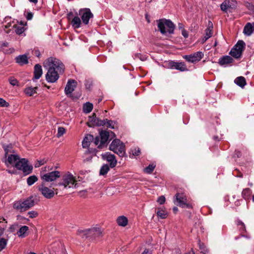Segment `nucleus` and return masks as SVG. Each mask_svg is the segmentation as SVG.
Segmentation results:
<instances>
[{"mask_svg": "<svg viewBox=\"0 0 254 254\" xmlns=\"http://www.w3.org/2000/svg\"><path fill=\"white\" fill-rule=\"evenodd\" d=\"M66 17L72 27L78 29L82 26V24L88 25L91 23L94 15L90 8H80L78 12H68Z\"/></svg>", "mask_w": 254, "mask_h": 254, "instance_id": "f257e3e1", "label": "nucleus"}, {"mask_svg": "<svg viewBox=\"0 0 254 254\" xmlns=\"http://www.w3.org/2000/svg\"><path fill=\"white\" fill-rule=\"evenodd\" d=\"M44 66L48 70L46 79L49 83L56 82L60 77L59 74L64 71L63 64L59 60L52 57L44 62Z\"/></svg>", "mask_w": 254, "mask_h": 254, "instance_id": "f03ea898", "label": "nucleus"}, {"mask_svg": "<svg viewBox=\"0 0 254 254\" xmlns=\"http://www.w3.org/2000/svg\"><path fill=\"white\" fill-rule=\"evenodd\" d=\"M36 203V198L33 196H30L25 199L16 201L13 203V207L20 211H25L33 207Z\"/></svg>", "mask_w": 254, "mask_h": 254, "instance_id": "7ed1b4c3", "label": "nucleus"}, {"mask_svg": "<svg viewBox=\"0 0 254 254\" xmlns=\"http://www.w3.org/2000/svg\"><path fill=\"white\" fill-rule=\"evenodd\" d=\"M99 134V136H96L94 141V144L99 148L107 145L109 139L111 140L115 137V133L112 131L102 130Z\"/></svg>", "mask_w": 254, "mask_h": 254, "instance_id": "20e7f679", "label": "nucleus"}, {"mask_svg": "<svg viewBox=\"0 0 254 254\" xmlns=\"http://www.w3.org/2000/svg\"><path fill=\"white\" fill-rule=\"evenodd\" d=\"M76 180L75 177L70 172H67L62 177V179L58 185L64 187V189H70L75 187Z\"/></svg>", "mask_w": 254, "mask_h": 254, "instance_id": "39448f33", "label": "nucleus"}, {"mask_svg": "<svg viewBox=\"0 0 254 254\" xmlns=\"http://www.w3.org/2000/svg\"><path fill=\"white\" fill-rule=\"evenodd\" d=\"M158 27L162 34H171L174 33L175 25L170 20L161 19L158 22Z\"/></svg>", "mask_w": 254, "mask_h": 254, "instance_id": "423d86ee", "label": "nucleus"}, {"mask_svg": "<svg viewBox=\"0 0 254 254\" xmlns=\"http://www.w3.org/2000/svg\"><path fill=\"white\" fill-rule=\"evenodd\" d=\"M109 149L120 157H123L126 155L125 145L120 139H114L109 146Z\"/></svg>", "mask_w": 254, "mask_h": 254, "instance_id": "0eeeda50", "label": "nucleus"}, {"mask_svg": "<svg viewBox=\"0 0 254 254\" xmlns=\"http://www.w3.org/2000/svg\"><path fill=\"white\" fill-rule=\"evenodd\" d=\"M175 197L174 202L179 206L189 209L192 208V205L187 202V197L184 193H177L175 194Z\"/></svg>", "mask_w": 254, "mask_h": 254, "instance_id": "6e6552de", "label": "nucleus"}, {"mask_svg": "<svg viewBox=\"0 0 254 254\" xmlns=\"http://www.w3.org/2000/svg\"><path fill=\"white\" fill-rule=\"evenodd\" d=\"M79 234L83 238H95L101 234V231L98 228H92L79 231Z\"/></svg>", "mask_w": 254, "mask_h": 254, "instance_id": "1a4fd4ad", "label": "nucleus"}, {"mask_svg": "<svg viewBox=\"0 0 254 254\" xmlns=\"http://www.w3.org/2000/svg\"><path fill=\"white\" fill-rule=\"evenodd\" d=\"M15 167L19 170H21L23 173L29 174L32 172L33 169L32 166L28 165V161L25 158H22L16 162Z\"/></svg>", "mask_w": 254, "mask_h": 254, "instance_id": "9d476101", "label": "nucleus"}, {"mask_svg": "<svg viewBox=\"0 0 254 254\" xmlns=\"http://www.w3.org/2000/svg\"><path fill=\"white\" fill-rule=\"evenodd\" d=\"M204 54L200 51L185 55L183 57L187 61L191 63H196L200 61L203 57Z\"/></svg>", "mask_w": 254, "mask_h": 254, "instance_id": "9b49d317", "label": "nucleus"}, {"mask_svg": "<svg viewBox=\"0 0 254 254\" xmlns=\"http://www.w3.org/2000/svg\"><path fill=\"white\" fill-rule=\"evenodd\" d=\"M38 190L45 198L48 199L52 198L55 194L54 190L46 187L44 183L38 186Z\"/></svg>", "mask_w": 254, "mask_h": 254, "instance_id": "f8f14e48", "label": "nucleus"}, {"mask_svg": "<svg viewBox=\"0 0 254 254\" xmlns=\"http://www.w3.org/2000/svg\"><path fill=\"white\" fill-rule=\"evenodd\" d=\"M60 177V172L58 171H54L43 175L41 176V179L45 182H49L55 181Z\"/></svg>", "mask_w": 254, "mask_h": 254, "instance_id": "ddd939ff", "label": "nucleus"}, {"mask_svg": "<svg viewBox=\"0 0 254 254\" xmlns=\"http://www.w3.org/2000/svg\"><path fill=\"white\" fill-rule=\"evenodd\" d=\"M237 1L235 0H225L221 4V9L225 12L236 7Z\"/></svg>", "mask_w": 254, "mask_h": 254, "instance_id": "4468645a", "label": "nucleus"}, {"mask_svg": "<svg viewBox=\"0 0 254 254\" xmlns=\"http://www.w3.org/2000/svg\"><path fill=\"white\" fill-rule=\"evenodd\" d=\"M101 156L103 160L109 163L111 168H114L116 166L117 161L114 154H111L110 152H106L102 154Z\"/></svg>", "mask_w": 254, "mask_h": 254, "instance_id": "2eb2a0df", "label": "nucleus"}, {"mask_svg": "<svg viewBox=\"0 0 254 254\" xmlns=\"http://www.w3.org/2000/svg\"><path fill=\"white\" fill-rule=\"evenodd\" d=\"M76 86V82L74 80H68L64 89L65 94L66 95L70 94L74 90Z\"/></svg>", "mask_w": 254, "mask_h": 254, "instance_id": "dca6fc26", "label": "nucleus"}, {"mask_svg": "<svg viewBox=\"0 0 254 254\" xmlns=\"http://www.w3.org/2000/svg\"><path fill=\"white\" fill-rule=\"evenodd\" d=\"M233 62L234 60L231 57L225 56L219 58L218 64L221 66H227L233 63Z\"/></svg>", "mask_w": 254, "mask_h": 254, "instance_id": "f3484780", "label": "nucleus"}, {"mask_svg": "<svg viewBox=\"0 0 254 254\" xmlns=\"http://www.w3.org/2000/svg\"><path fill=\"white\" fill-rule=\"evenodd\" d=\"M170 65L172 68L179 70L181 71H185L188 70L187 66L184 63L171 62L170 64Z\"/></svg>", "mask_w": 254, "mask_h": 254, "instance_id": "a211bd4d", "label": "nucleus"}, {"mask_svg": "<svg viewBox=\"0 0 254 254\" xmlns=\"http://www.w3.org/2000/svg\"><path fill=\"white\" fill-rule=\"evenodd\" d=\"M254 32V23H247L244 28L243 33L245 35L250 36Z\"/></svg>", "mask_w": 254, "mask_h": 254, "instance_id": "6ab92c4d", "label": "nucleus"}, {"mask_svg": "<svg viewBox=\"0 0 254 254\" xmlns=\"http://www.w3.org/2000/svg\"><path fill=\"white\" fill-rule=\"evenodd\" d=\"M15 61L20 65H23L28 63V58L25 54L19 55L15 58Z\"/></svg>", "mask_w": 254, "mask_h": 254, "instance_id": "aec40b11", "label": "nucleus"}, {"mask_svg": "<svg viewBox=\"0 0 254 254\" xmlns=\"http://www.w3.org/2000/svg\"><path fill=\"white\" fill-rule=\"evenodd\" d=\"M43 71L42 66L39 64H36L34 66V78L35 79H39L42 76Z\"/></svg>", "mask_w": 254, "mask_h": 254, "instance_id": "412c9836", "label": "nucleus"}, {"mask_svg": "<svg viewBox=\"0 0 254 254\" xmlns=\"http://www.w3.org/2000/svg\"><path fill=\"white\" fill-rule=\"evenodd\" d=\"M94 140V137L91 134H87L84 138L82 145L83 148H87L89 146L90 142L92 140Z\"/></svg>", "mask_w": 254, "mask_h": 254, "instance_id": "4be33fe9", "label": "nucleus"}, {"mask_svg": "<svg viewBox=\"0 0 254 254\" xmlns=\"http://www.w3.org/2000/svg\"><path fill=\"white\" fill-rule=\"evenodd\" d=\"M117 223L120 226L125 227L128 224V219L125 216H120L117 219Z\"/></svg>", "mask_w": 254, "mask_h": 254, "instance_id": "5701e85b", "label": "nucleus"}, {"mask_svg": "<svg viewBox=\"0 0 254 254\" xmlns=\"http://www.w3.org/2000/svg\"><path fill=\"white\" fill-rule=\"evenodd\" d=\"M19 157L17 155L11 154L8 156L7 159L5 162L7 165L8 164H16V162L19 160Z\"/></svg>", "mask_w": 254, "mask_h": 254, "instance_id": "b1692460", "label": "nucleus"}, {"mask_svg": "<svg viewBox=\"0 0 254 254\" xmlns=\"http://www.w3.org/2000/svg\"><path fill=\"white\" fill-rule=\"evenodd\" d=\"M234 82L239 86L243 88L246 84V81L245 77L243 76H239L237 77Z\"/></svg>", "mask_w": 254, "mask_h": 254, "instance_id": "393cba45", "label": "nucleus"}, {"mask_svg": "<svg viewBox=\"0 0 254 254\" xmlns=\"http://www.w3.org/2000/svg\"><path fill=\"white\" fill-rule=\"evenodd\" d=\"M29 228L27 226H22L20 228L17 232V234L19 237L23 238L25 237V233L28 230Z\"/></svg>", "mask_w": 254, "mask_h": 254, "instance_id": "a878e982", "label": "nucleus"}, {"mask_svg": "<svg viewBox=\"0 0 254 254\" xmlns=\"http://www.w3.org/2000/svg\"><path fill=\"white\" fill-rule=\"evenodd\" d=\"M212 26H209L205 29V35L202 39L203 42H205L207 39L212 36Z\"/></svg>", "mask_w": 254, "mask_h": 254, "instance_id": "bb28decb", "label": "nucleus"}, {"mask_svg": "<svg viewBox=\"0 0 254 254\" xmlns=\"http://www.w3.org/2000/svg\"><path fill=\"white\" fill-rule=\"evenodd\" d=\"M37 87H28L25 89L24 93L28 96H32L36 93Z\"/></svg>", "mask_w": 254, "mask_h": 254, "instance_id": "cd10ccee", "label": "nucleus"}, {"mask_svg": "<svg viewBox=\"0 0 254 254\" xmlns=\"http://www.w3.org/2000/svg\"><path fill=\"white\" fill-rule=\"evenodd\" d=\"M245 46V42L242 40H239L237 43L235 45V46L233 47L234 49H236L238 51H240L241 53L243 52V51L244 50Z\"/></svg>", "mask_w": 254, "mask_h": 254, "instance_id": "c85d7f7f", "label": "nucleus"}, {"mask_svg": "<svg viewBox=\"0 0 254 254\" xmlns=\"http://www.w3.org/2000/svg\"><path fill=\"white\" fill-rule=\"evenodd\" d=\"M252 193V190L249 188H246L243 190L242 192V197L246 200L249 199Z\"/></svg>", "mask_w": 254, "mask_h": 254, "instance_id": "c756f323", "label": "nucleus"}, {"mask_svg": "<svg viewBox=\"0 0 254 254\" xmlns=\"http://www.w3.org/2000/svg\"><path fill=\"white\" fill-rule=\"evenodd\" d=\"M38 180V177L36 175L30 176L27 179V185L29 186H31L36 182Z\"/></svg>", "mask_w": 254, "mask_h": 254, "instance_id": "7c9ffc66", "label": "nucleus"}, {"mask_svg": "<svg viewBox=\"0 0 254 254\" xmlns=\"http://www.w3.org/2000/svg\"><path fill=\"white\" fill-rule=\"evenodd\" d=\"M230 54L234 58L238 59L241 57L242 53L233 48L230 52Z\"/></svg>", "mask_w": 254, "mask_h": 254, "instance_id": "2f4dec72", "label": "nucleus"}, {"mask_svg": "<svg viewBox=\"0 0 254 254\" xmlns=\"http://www.w3.org/2000/svg\"><path fill=\"white\" fill-rule=\"evenodd\" d=\"M93 109V104L89 102L86 103L83 105V111L85 113H90Z\"/></svg>", "mask_w": 254, "mask_h": 254, "instance_id": "473e14b6", "label": "nucleus"}, {"mask_svg": "<svg viewBox=\"0 0 254 254\" xmlns=\"http://www.w3.org/2000/svg\"><path fill=\"white\" fill-rule=\"evenodd\" d=\"M110 170L109 166L107 164H104L103 165L100 170V175H105L107 174V173L108 172V171Z\"/></svg>", "mask_w": 254, "mask_h": 254, "instance_id": "72a5a7b5", "label": "nucleus"}, {"mask_svg": "<svg viewBox=\"0 0 254 254\" xmlns=\"http://www.w3.org/2000/svg\"><path fill=\"white\" fill-rule=\"evenodd\" d=\"M156 213L157 215L161 219L166 218L168 215L167 211L163 209L158 210Z\"/></svg>", "mask_w": 254, "mask_h": 254, "instance_id": "f704fd0d", "label": "nucleus"}, {"mask_svg": "<svg viewBox=\"0 0 254 254\" xmlns=\"http://www.w3.org/2000/svg\"><path fill=\"white\" fill-rule=\"evenodd\" d=\"M129 157L132 158L133 156H138L140 153V150L138 147H135L131 149Z\"/></svg>", "mask_w": 254, "mask_h": 254, "instance_id": "c9c22d12", "label": "nucleus"}, {"mask_svg": "<svg viewBox=\"0 0 254 254\" xmlns=\"http://www.w3.org/2000/svg\"><path fill=\"white\" fill-rule=\"evenodd\" d=\"M15 33L18 35H21L24 33L25 30V28L22 25L15 26Z\"/></svg>", "mask_w": 254, "mask_h": 254, "instance_id": "e433bc0d", "label": "nucleus"}, {"mask_svg": "<svg viewBox=\"0 0 254 254\" xmlns=\"http://www.w3.org/2000/svg\"><path fill=\"white\" fill-rule=\"evenodd\" d=\"M236 224L241 232L242 233L246 231V227L244 223L240 220L236 221Z\"/></svg>", "mask_w": 254, "mask_h": 254, "instance_id": "4c0bfd02", "label": "nucleus"}, {"mask_svg": "<svg viewBox=\"0 0 254 254\" xmlns=\"http://www.w3.org/2000/svg\"><path fill=\"white\" fill-rule=\"evenodd\" d=\"M107 127L114 129L116 127V123L111 120L106 119V125Z\"/></svg>", "mask_w": 254, "mask_h": 254, "instance_id": "58836bf2", "label": "nucleus"}, {"mask_svg": "<svg viewBox=\"0 0 254 254\" xmlns=\"http://www.w3.org/2000/svg\"><path fill=\"white\" fill-rule=\"evenodd\" d=\"M155 167V165L153 164H150L148 166L144 168V171L147 174H150L153 171Z\"/></svg>", "mask_w": 254, "mask_h": 254, "instance_id": "ea45409f", "label": "nucleus"}, {"mask_svg": "<svg viewBox=\"0 0 254 254\" xmlns=\"http://www.w3.org/2000/svg\"><path fill=\"white\" fill-rule=\"evenodd\" d=\"M7 243V240L3 238L0 239V251L3 250Z\"/></svg>", "mask_w": 254, "mask_h": 254, "instance_id": "a19ab883", "label": "nucleus"}, {"mask_svg": "<svg viewBox=\"0 0 254 254\" xmlns=\"http://www.w3.org/2000/svg\"><path fill=\"white\" fill-rule=\"evenodd\" d=\"M8 81L9 83L13 86H19V83L18 80L13 77H10L8 78Z\"/></svg>", "mask_w": 254, "mask_h": 254, "instance_id": "79ce46f5", "label": "nucleus"}, {"mask_svg": "<svg viewBox=\"0 0 254 254\" xmlns=\"http://www.w3.org/2000/svg\"><path fill=\"white\" fill-rule=\"evenodd\" d=\"M2 222H4V224L2 225V227L0 228V233L1 234H3L5 228L6 227V224L7 223V221L3 217H0V223Z\"/></svg>", "mask_w": 254, "mask_h": 254, "instance_id": "37998d69", "label": "nucleus"}, {"mask_svg": "<svg viewBox=\"0 0 254 254\" xmlns=\"http://www.w3.org/2000/svg\"><path fill=\"white\" fill-rule=\"evenodd\" d=\"M65 132V129L63 127H59L58 128V133L57 136L58 137H60L64 135Z\"/></svg>", "mask_w": 254, "mask_h": 254, "instance_id": "c03bdc74", "label": "nucleus"}, {"mask_svg": "<svg viewBox=\"0 0 254 254\" xmlns=\"http://www.w3.org/2000/svg\"><path fill=\"white\" fill-rule=\"evenodd\" d=\"M89 121L90 123L93 126H95L96 122L98 121V118L95 114L89 117Z\"/></svg>", "mask_w": 254, "mask_h": 254, "instance_id": "a18cd8bd", "label": "nucleus"}, {"mask_svg": "<svg viewBox=\"0 0 254 254\" xmlns=\"http://www.w3.org/2000/svg\"><path fill=\"white\" fill-rule=\"evenodd\" d=\"M38 215V213L36 211H30L28 212V215L31 218H34L36 217Z\"/></svg>", "mask_w": 254, "mask_h": 254, "instance_id": "49530a36", "label": "nucleus"}, {"mask_svg": "<svg viewBox=\"0 0 254 254\" xmlns=\"http://www.w3.org/2000/svg\"><path fill=\"white\" fill-rule=\"evenodd\" d=\"M9 106L8 103L6 102L5 100L0 98V106L2 107H7Z\"/></svg>", "mask_w": 254, "mask_h": 254, "instance_id": "de8ad7c7", "label": "nucleus"}, {"mask_svg": "<svg viewBox=\"0 0 254 254\" xmlns=\"http://www.w3.org/2000/svg\"><path fill=\"white\" fill-rule=\"evenodd\" d=\"M106 125V119L101 120L98 118V121L96 122L95 126H103Z\"/></svg>", "mask_w": 254, "mask_h": 254, "instance_id": "09e8293b", "label": "nucleus"}, {"mask_svg": "<svg viewBox=\"0 0 254 254\" xmlns=\"http://www.w3.org/2000/svg\"><path fill=\"white\" fill-rule=\"evenodd\" d=\"M166 200L165 196L162 195L159 197L157 200V202L160 204H163L165 203Z\"/></svg>", "mask_w": 254, "mask_h": 254, "instance_id": "8fccbe9b", "label": "nucleus"}, {"mask_svg": "<svg viewBox=\"0 0 254 254\" xmlns=\"http://www.w3.org/2000/svg\"><path fill=\"white\" fill-rule=\"evenodd\" d=\"M241 156H242V153H241V151H240L239 150H235L233 157L240 158Z\"/></svg>", "mask_w": 254, "mask_h": 254, "instance_id": "3c124183", "label": "nucleus"}, {"mask_svg": "<svg viewBox=\"0 0 254 254\" xmlns=\"http://www.w3.org/2000/svg\"><path fill=\"white\" fill-rule=\"evenodd\" d=\"M44 163V161L43 160L37 161V162L35 164V167L38 168L43 165Z\"/></svg>", "mask_w": 254, "mask_h": 254, "instance_id": "603ef678", "label": "nucleus"}, {"mask_svg": "<svg viewBox=\"0 0 254 254\" xmlns=\"http://www.w3.org/2000/svg\"><path fill=\"white\" fill-rule=\"evenodd\" d=\"M200 249L201 250V253L203 254H209L207 249L205 247L200 246Z\"/></svg>", "mask_w": 254, "mask_h": 254, "instance_id": "864d4df0", "label": "nucleus"}, {"mask_svg": "<svg viewBox=\"0 0 254 254\" xmlns=\"http://www.w3.org/2000/svg\"><path fill=\"white\" fill-rule=\"evenodd\" d=\"M200 249L201 250V253L203 254H209L207 249L205 247L200 246Z\"/></svg>", "mask_w": 254, "mask_h": 254, "instance_id": "5fc2aeb1", "label": "nucleus"}, {"mask_svg": "<svg viewBox=\"0 0 254 254\" xmlns=\"http://www.w3.org/2000/svg\"><path fill=\"white\" fill-rule=\"evenodd\" d=\"M33 16V14L32 12H28L27 16H26V19L28 20H30L32 19Z\"/></svg>", "mask_w": 254, "mask_h": 254, "instance_id": "6e6d98bb", "label": "nucleus"}, {"mask_svg": "<svg viewBox=\"0 0 254 254\" xmlns=\"http://www.w3.org/2000/svg\"><path fill=\"white\" fill-rule=\"evenodd\" d=\"M182 34L185 38H187L188 37V32L185 30L182 31Z\"/></svg>", "mask_w": 254, "mask_h": 254, "instance_id": "4d7b16f0", "label": "nucleus"}, {"mask_svg": "<svg viewBox=\"0 0 254 254\" xmlns=\"http://www.w3.org/2000/svg\"><path fill=\"white\" fill-rule=\"evenodd\" d=\"M151 252L149 251L148 249H145L141 254H151Z\"/></svg>", "mask_w": 254, "mask_h": 254, "instance_id": "13d9d810", "label": "nucleus"}, {"mask_svg": "<svg viewBox=\"0 0 254 254\" xmlns=\"http://www.w3.org/2000/svg\"><path fill=\"white\" fill-rule=\"evenodd\" d=\"M235 205L237 206L240 205V201L239 200L236 201L235 202Z\"/></svg>", "mask_w": 254, "mask_h": 254, "instance_id": "bf43d9fd", "label": "nucleus"}, {"mask_svg": "<svg viewBox=\"0 0 254 254\" xmlns=\"http://www.w3.org/2000/svg\"><path fill=\"white\" fill-rule=\"evenodd\" d=\"M16 226V225H11L10 227V229H11V231L12 232V230L14 229V228Z\"/></svg>", "mask_w": 254, "mask_h": 254, "instance_id": "052dcab7", "label": "nucleus"}, {"mask_svg": "<svg viewBox=\"0 0 254 254\" xmlns=\"http://www.w3.org/2000/svg\"><path fill=\"white\" fill-rule=\"evenodd\" d=\"M31 2L36 4L38 2V0H29Z\"/></svg>", "mask_w": 254, "mask_h": 254, "instance_id": "680f3d73", "label": "nucleus"}, {"mask_svg": "<svg viewBox=\"0 0 254 254\" xmlns=\"http://www.w3.org/2000/svg\"><path fill=\"white\" fill-rule=\"evenodd\" d=\"M173 210L175 212H176L177 211H178V208L177 207H174Z\"/></svg>", "mask_w": 254, "mask_h": 254, "instance_id": "e2e57ef3", "label": "nucleus"}, {"mask_svg": "<svg viewBox=\"0 0 254 254\" xmlns=\"http://www.w3.org/2000/svg\"><path fill=\"white\" fill-rule=\"evenodd\" d=\"M139 59L141 60V61H144L145 60V58L144 57H141L140 56V57L139 58Z\"/></svg>", "mask_w": 254, "mask_h": 254, "instance_id": "0e129e2a", "label": "nucleus"}, {"mask_svg": "<svg viewBox=\"0 0 254 254\" xmlns=\"http://www.w3.org/2000/svg\"><path fill=\"white\" fill-rule=\"evenodd\" d=\"M252 200L254 202V194L253 195V196L252 197Z\"/></svg>", "mask_w": 254, "mask_h": 254, "instance_id": "69168bd1", "label": "nucleus"}, {"mask_svg": "<svg viewBox=\"0 0 254 254\" xmlns=\"http://www.w3.org/2000/svg\"><path fill=\"white\" fill-rule=\"evenodd\" d=\"M217 138H218V137L214 136V139L216 140V139H217Z\"/></svg>", "mask_w": 254, "mask_h": 254, "instance_id": "338daca9", "label": "nucleus"}, {"mask_svg": "<svg viewBox=\"0 0 254 254\" xmlns=\"http://www.w3.org/2000/svg\"><path fill=\"white\" fill-rule=\"evenodd\" d=\"M36 254V253H35L31 252V253H29V254Z\"/></svg>", "mask_w": 254, "mask_h": 254, "instance_id": "774afa93", "label": "nucleus"}]
</instances>
